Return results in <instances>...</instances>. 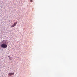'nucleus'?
<instances>
[{
    "mask_svg": "<svg viewBox=\"0 0 77 77\" xmlns=\"http://www.w3.org/2000/svg\"><path fill=\"white\" fill-rule=\"evenodd\" d=\"M1 47H2V48H6L7 47H8V46L5 43H3L1 45Z\"/></svg>",
    "mask_w": 77,
    "mask_h": 77,
    "instance_id": "obj_1",
    "label": "nucleus"
},
{
    "mask_svg": "<svg viewBox=\"0 0 77 77\" xmlns=\"http://www.w3.org/2000/svg\"><path fill=\"white\" fill-rule=\"evenodd\" d=\"M17 23H18V22H15L13 25L11 26V27H15Z\"/></svg>",
    "mask_w": 77,
    "mask_h": 77,
    "instance_id": "obj_2",
    "label": "nucleus"
},
{
    "mask_svg": "<svg viewBox=\"0 0 77 77\" xmlns=\"http://www.w3.org/2000/svg\"><path fill=\"white\" fill-rule=\"evenodd\" d=\"M14 74V73H8V75L9 76H12V75H13Z\"/></svg>",
    "mask_w": 77,
    "mask_h": 77,
    "instance_id": "obj_3",
    "label": "nucleus"
},
{
    "mask_svg": "<svg viewBox=\"0 0 77 77\" xmlns=\"http://www.w3.org/2000/svg\"><path fill=\"white\" fill-rule=\"evenodd\" d=\"M30 2H33V0H30Z\"/></svg>",
    "mask_w": 77,
    "mask_h": 77,
    "instance_id": "obj_4",
    "label": "nucleus"
},
{
    "mask_svg": "<svg viewBox=\"0 0 77 77\" xmlns=\"http://www.w3.org/2000/svg\"><path fill=\"white\" fill-rule=\"evenodd\" d=\"M9 59H10V60H12V59L11 58H10Z\"/></svg>",
    "mask_w": 77,
    "mask_h": 77,
    "instance_id": "obj_5",
    "label": "nucleus"
},
{
    "mask_svg": "<svg viewBox=\"0 0 77 77\" xmlns=\"http://www.w3.org/2000/svg\"><path fill=\"white\" fill-rule=\"evenodd\" d=\"M8 57H9V56H8Z\"/></svg>",
    "mask_w": 77,
    "mask_h": 77,
    "instance_id": "obj_6",
    "label": "nucleus"
}]
</instances>
